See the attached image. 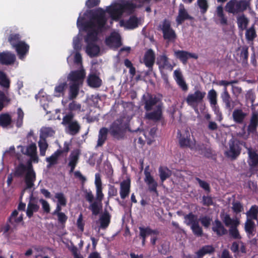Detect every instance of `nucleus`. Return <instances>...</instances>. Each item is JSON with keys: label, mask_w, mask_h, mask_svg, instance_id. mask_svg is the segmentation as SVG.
<instances>
[{"label": "nucleus", "mask_w": 258, "mask_h": 258, "mask_svg": "<svg viewBox=\"0 0 258 258\" xmlns=\"http://www.w3.org/2000/svg\"><path fill=\"white\" fill-rule=\"evenodd\" d=\"M140 0H132L122 4L114 2L106 8L105 10L98 8L93 11H87L85 16L89 14L90 20L88 22H84V18L80 16L78 18L77 25L80 30H84L87 32L85 38L87 44L86 51L90 56H94L98 54L100 48L98 45V34L108 27L106 26L107 13L112 20L118 21L120 27L126 29H134L138 27L142 23L141 18L135 16H131L127 20L121 19L126 15L132 14L136 8L141 6L139 4Z\"/></svg>", "instance_id": "obj_1"}, {"label": "nucleus", "mask_w": 258, "mask_h": 258, "mask_svg": "<svg viewBox=\"0 0 258 258\" xmlns=\"http://www.w3.org/2000/svg\"><path fill=\"white\" fill-rule=\"evenodd\" d=\"M21 152L30 157L28 166L26 167L23 164L19 165L17 168V174H22L26 172V183L27 186L30 188L33 186V182L35 180V174L32 169V162L38 163L39 159L37 152V147L35 143H31L27 146H19Z\"/></svg>", "instance_id": "obj_2"}, {"label": "nucleus", "mask_w": 258, "mask_h": 258, "mask_svg": "<svg viewBox=\"0 0 258 258\" xmlns=\"http://www.w3.org/2000/svg\"><path fill=\"white\" fill-rule=\"evenodd\" d=\"M85 73L84 69H82L78 71H74L70 73L68 77L69 82V98L74 99L78 94L79 87L82 85Z\"/></svg>", "instance_id": "obj_3"}, {"label": "nucleus", "mask_w": 258, "mask_h": 258, "mask_svg": "<svg viewBox=\"0 0 258 258\" xmlns=\"http://www.w3.org/2000/svg\"><path fill=\"white\" fill-rule=\"evenodd\" d=\"M62 124L66 126V132L72 135L77 134L80 130V124L73 119L72 113H69L63 117Z\"/></svg>", "instance_id": "obj_4"}, {"label": "nucleus", "mask_w": 258, "mask_h": 258, "mask_svg": "<svg viewBox=\"0 0 258 258\" xmlns=\"http://www.w3.org/2000/svg\"><path fill=\"white\" fill-rule=\"evenodd\" d=\"M248 6L249 3L246 1L231 0L226 4V10L227 12L234 14L244 11Z\"/></svg>", "instance_id": "obj_5"}, {"label": "nucleus", "mask_w": 258, "mask_h": 258, "mask_svg": "<svg viewBox=\"0 0 258 258\" xmlns=\"http://www.w3.org/2000/svg\"><path fill=\"white\" fill-rule=\"evenodd\" d=\"M206 95L205 92L197 90L194 93L189 94L186 99L187 103L198 111V105L202 102Z\"/></svg>", "instance_id": "obj_6"}, {"label": "nucleus", "mask_w": 258, "mask_h": 258, "mask_svg": "<svg viewBox=\"0 0 258 258\" xmlns=\"http://www.w3.org/2000/svg\"><path fill=\"white\" fill-rule=\"evenodd\" d=\"M180 145L182 147H188L193 149L196 146V141L192 137H190L189 129L186 128L180 134L179 138Z\"/></svg>", "instance_id": "obj_7"}, {"label": "nucleus", "mask_w": 258, "mask_h": 258, "mask_svg": "<svg viewBox=\"0 0 258 258\" xmlns=\"http://www.w3.org/2000/svg\"><path fill=\"white\" fill-rule=\"evenodd\" d=\"M239 144V142L237 140H230L229 143V148L225 152V155L231 159H235L240 153Z\"/></svg>", "instance_id": "obj_8"}, {"label": "nucleus", "mask_w": 258, "mask_h": 258, "mask_svg": "<svg viewBox=\"0 0 258 258\" xmlns=\"http://www.w3.org/2000/svg\"><path fill=\"white\" fill-rule=\"evenodd\" d=\"M207 97L213 111L217 114L219 117V120L220 121L222 119V114L219 111V108L217 105V94L215 90L214 89L210 90L208 93Z\"/></svg>", "instance_id": "obj_9"}, {"label": "nucleus", "mask_w": 258, "mask_h": 258, "mask_svg": "<svg viewBox=\"0 0 258 258\" xmlns=\"http://www.w3.org/2000/svg\"><path fill=\"white\" fill-rule=\"evenodd\" d=\"M106 44L112 48L119 47L121 45V37L117 32H113L110 35L106 38Z\"/></svg>", "instance_id": "obj_10"}, {"label": "nucleus", "mask_w": 258, "mask_h": 258, "mask_svg": "<svg viewBox=\"0 0 258 258\" xmlns=\"http://www.w3.org/2000/svg\"><path fill=\"white\" fill-rule=\"evenodd\" d=\"M145 177L144 181L148 187V189L151 192H154L157 195L158 192L157 190V187L158 185L157 182L154 180L150 173L148 171L146 168L144 171Z\"/></svg>", "instance_id": "obj_11"}, {"label": "nucleus", "mask_w": 258, "mask_h": 258, "mask_svg": "<svg viewBox=\"0 0 258 258\" xmlns=\"http://www.w3.org/2000/svg\"><path fill=\"white\" fill-rule=\"evenodd\" d=\"M16 227V209L12 213L6 225L2 227V231L6 233L12 231Z\"/></svg>", "instance_id": "obj_12"}, {"label": "nucleus", "mask_w": 258, "mask_h": 258, "mask_svg": "<svg viewBox=\"0 0 258 258\" xmlns=\"http://www.w3.org/2000/svg\"><path fill=\"white\" fill-rule=\"evenodd\" d=\"M162 30L165 39L174 40L176 37L174 31L170 28V23L168 21H164L162 25Z\"/></svg>", "instance_id": "obj_13"}, {"label": "nucleus", "mask_w": 258, "mask_h": 258, "mask_svg": "<svg viewBox=\"0 0 258 258\" xmlns=\"http://www.w3.org/2000/svg\"><path fill=\"white\" fill-rule=\"evenodd\" d=\"M174 56L179 59L183 63H185L189 58L197 59L198 56L196 53H191L183 50H175Z\"/></svg>", "instance_id": "obj_14"}, {"label": "nucleus", "mask_w": 258, "mask_h": 258, "mask_svg": "<svg viewBox=\"0 0 258 258\" xmlns=\"http://www.w3.org/2000/svg\"><path fill=\"white\" fill-rule=\"evenodd\" d=\"M131 180L130 179H126L120 183V196L122 199H124L128 197L130 192Z\"/></svg>", "instance_id": "obj_15"}, {"label": "nucleus", "mask_w": 258, "mask_h": 258, "mask_svg": "<svg viewBox=\"0 0 258 258\" xmlns=\"http://www.w3.org/2000/svg\"><path fill=\"white\" fill-rule=\"evenodd\" d=\"M155 60V54L152 49H148L145 53L143 62L146 67L152 68Z\"/></svg>", "instance_id": "obj_16"}, {"label": "nucleus", "mask_w": 258, "mask_h": 258, "mask_svg": "<svg viewBox=\"0 0 258 258\" xmlns=\"http://www.w3.org/2000/svg\"><path fill=\"white\" fill-rule=\"evenodd\" d=\"M157 63L159 65V68L166 69L171 71L174 66L171 64L168 57L165 55H162L157 58Z\"/></svg>", "instance_id": "obj_17"}, {"label": "nucleus", "mask_w": 258, "mask_h": 258, "mask_svg": "<svg viewBox=\"0 0 258 258\" xmlns=\"http://www.w3.org/2000/svg\"><path fill=\"white\" fill-rule=\"evenodd\" d=\"M29 46L23 41H17V55L23 59L28 52Z\"/></svg>", "instance_id": "obj_18"}, {"label": "nucleus", "mask_w": 258, "mask_h": 258, "mask_svg": "<svg viewBox=\"0 0 258 258\" xmlns=\"http://www.w3.org/2000/svg\"><path fill=\"white\" fill-rule=\"evenodd\" d=\"M174 78L177 84L183 91L187 90L188 87L183 78L182 73L179 69L174 71Z\"/></svg>", "instance_id": "obj_19"}, {"label": "nucleus", "mask_w": 258, "mask_h": 258, "mask_svg": "<svg viewBox=\"0 0 258 258\" xmlns=\"http://www.w3.org/2000/svg\"><path fill=\"white\" fill-rule=\"evenodd\" d=\"M143 97L145 100V108L147 110H151L152 106L157 104L159 100V99L155 96H151L149 94L144 95Z\"/></svg>", "instance_id": "obj_20"}, {"label": "nucleus", "mask_w": 258, "mask_h": 258, "mask_svg": "<svg viewBox=\"0 0 258 258\" xmlns=\"http://www.w3.org/2000/svg\"><path fill=\"white\" fill-rule=\"evenodd\" d=\"M122 130V123L120 120H117L115 121L110 126L109 128V132L114 137H118V136L121 133Z\"/></svg>", "instance_id": "obj_21"}, {"label": "nucleus", "mask_w": 258, "mask_h": 258, "mask_svg": "<svg viewBox=\"0 0 258 258\" xmlns=\"http://www.w3.org/2000/svg\"><path fill=\"white\" fill-rule=\"evenodd\" d=\"M15 61L14 55L9 52L0 53V63L2 64L8 65L13 63Z\"/></svg>", "instance_id": "obj_22"}, {"label": "nucleus", "mask_w": 258, "mask_h": 258, "mask_svg": "<svg viewBox=\"0 0 258 258\" xmlns=\"http://www.w3.org/2000/svg\"><path fill=\"white\" fill-rule=\"evenodd\" d=\"M79 155L80 152L78 150H75L72 152L69 158V166L71 167V172L74 171L77 163Z\"/></svg>", "instance_id": "obj_23"}, {"label": "nucleus", "mask_w": 258, "mask_h": 258, "mask_svg": "<svg viewBox=\"0 0 258 258\" xmlns=\"http://www.w3.org/2000/svg\"><path fill=\"white\" fill-rule=\"evenodd\" d=\"M87 82L91 87H99L101 85L102 81L98 76L95 74H90L88 78Z\"/></svg>", "instance_id": "obj_24"}, {"label": "nucleus", "mask_w": 258, "mask_h": 258, "mask_svg": "<svg viewBox=\"0 0 258 258\" xmlns=\"http://www.w3.org/2000/svg\"><path fill=\"white\" fill-rule=\"evenodd\" d=\"M246 115V113L239 109L234 110L232 113L233 119L237 123H242Z\"/></svg>", "instance_id": "obj_25"}, {"label": "nucleus", "mask_w": 258, "mask_h": 258, "mask_svg": "<svg viewBox=\"0 0 258 258\" xmlns=\"http://www.w3.org/2000/svg\"><path fill=\"white\" fill-rule=\"evenodd\" d=\"M12 121V117L9 114L5 113L0 114V126L3 128L7 127Z\"/></svg>", "instance_id": "obj_26"}, {"label": "nucleus", "mask_w": 258, "mask_h": 258, "mask_svg": "<svg viewBox=\"0 0 258 258\" xmlns=\"http://www.w3.org/2000/svg\"><path fill=\"white\" fill-rule=\"evenodd\" d=\"M190 17L182 5H180L179 9L178 15L176 18L178 24H181L184 20L189 19Z\"/></svg>", "instance_id": "obj_27"}, {"label": "nucleus", "mask_w": 258, "mask_h": 258, "mask_svg": "<svg viewBox=\"0 0 258 258\" xmlns=\"http://www.w3.org/2000/svg\"><path fill=\"white\" fill-rule=\"evenodd\" d=\"M161 107L159 104L157 106V109L156 111L150 113H147L146 114V117L147 118L155 120H159L161 118Z\"/></svg>", "instance_id": "obj_28"}, {"label": "nucleus", "mask_w": 258, "mask_h": 258, "mask_svg": "<svg viewBox=\"0 0 258 258\" xmlns=\"http://www.w3.org/2000/svg\"><path fill=\"white\" fill-rule=\"evenodd\" d=\"M249 164L252 167H258V155L254 152L248 149Z\"/></svg>", "instance_id": "obj_29"}, {"label": "nucleus", "mask_w": 258, "mask_h": 258, "mask_svg": "<svg viewBox=\"0 0 258 258\" xmlns=\"http://www.w3.org/2000/svg\"><path fill=\"white\" fill-rule=\"evenodd\" d=\"M212 229L218 235H222L226 233V230L224 228L222 223L218 220H215L214 221Z\"/></svg>", "instance_id": "obj_30"}, {"label": "nucleus", "mask_w": 258, "mask_h": 258, "mask_svg": "<svg viewBox=\"0 0 258 258\" xmlns=\"http://www.w3.org/2000/svg\"><path fill=\"white\" fill-rule=\"evenodd\" d=\"M108 132V130L106 127H102L100 130L97 141V146H101L104 144L107 139Z\"/></svg>", "instance_id": "obj_31"}, {"label": "nucleus", "mask_w": 258, "mask_h": 258, "mask_svg": "<svg viewBox=\"0 0 258 258\" xmlns=\"http://www.w3.org/2000/svg\"><path fill=\"white\" fill-rule=\"evenodd\" d=\"M222 220H223L224 223H225V225L227 226H230V228L233 227H236L239 224V222L238 219H231L230 217V216L227 214H225V215H223Z\"/></svg>", "instance_id": "obj_32"}, {"label": "nucleus", "mask_w": 258, "mask_h": 258, "mask_svg": "<svg viewBox=\"0 0 258 258\" xmlns=\"http://www.w3.org/2000/svg\"><path fill=\"white\" fill-rule=\"evenodd\" d=\"M215 16L221 24L225 25L227 24V19L224 15L223 9L221 6L217 7Z\"/></svg>", "instance_id": "obj_33"}, {"label": "nucleus", "mask_w": 258, "mask_h": 258, "mask_svg": "<svg viewBox=\"0 0 258 258\" xmlns=\"http://www.w3.org/2000/svg\"><path fill=\"white\" fill-rule=\"evenodd\" d=\"M39 209L38 205L33 202L30 201L28 204L26 214L29 217H31L34 212H36Z\"/></svg>", "instance_id": "obj_34"}, {"label": "nucleus", "mask_w": 258, "mask_h": 258, "mask_svg": "<svg viewBox=\"0 0 258 258\" xmlns=\"http://www.w3.org/2000/svg\"><path fill=\"white\" fill-rule=\"evenodd\" d=\"M214 251V248L211 245H206L200 248L196 254L198 257H203L207 254H210Z\"/></svg>", "instance_id": "obj_35"}, {"label": "nucleus", "mask_w": 258, "mask_h": 258, "mask_svg": "<svg viewBox=\"0 0 258 258\" xmlns=\"http://www.w3.org/2000/svg\"><path fill=\"white\" fill-rule=\"evenodd\" d=\"M67 87L66 82H59L54 89V95L57 97L63 95L65 89Z\"/></svg>", "instance_id": "obj_36"}, {"label": "nucleus", "mask_w": 258, "mask_h": 258, "mask_svg": "<svg viewBox=\"0 0 258 258\" xmlns=\"http://www.w3.org/2000/svg\"><path fill=\"white\" fill-rule=\"evenodd\" d=\"M198 222V219L197 216L189 213L184 216V223L190 227Z\"/></svg>", "instance_id": "obj_37"}, {"label": "nucleus", "mask_w": 258, "mask_h": 258, "mask_svg": "<svg viewBox=\"0 0 258 258\" xmlns=\"http://www.w3.org/2000/svg\"><path fill=\"white\" fill-rule=\"evenodd\" d=\"M54 134L55 131L50 127H43L40 130V137L41 138L52 137Z\"/></svg>", "instance_id": "obj_38"}, {"label": "nucleus", "mask_w": 258, "mask_h": 258, "mask_svg": "<svg viewBox=\"0 0 258 258\" xmlns=\"http://www.w3.org/2000/svg\"><path fill=\"white\" fill-rule=\"evenodd\" d=\"M110 216L108 213H105L100 218L99 221L100 223V228L105 229L110 223Z\"/></svg>", "instance_id": "obj_39"}, {"label": "nucleus", "mask_w": 258, "mask_h": 258, "mask_svg": "<svg viewBox=\"0 0 258 258\" xmlns=\"http://www.w3.org/2000/svg\"><path fill=\"white\" fill-rule=\"evenodd\" d=\"M156 132L155 128L153 127L150 130L149 132H144L143 131L140 132V135L142 134L144 136L145 138L146 139L147 143L150 144L154 137Z\"/></svg>", "instance_id": "obj_40"}, {"label": "nucleus", "mask_w": 258, "mask_h": 258, "mask_svg": "<svg viewBox=\"0 0 258 258\" xmlns=\"http://www.w3.org/2000/svg\"><path fill=\"white\" fill-rule=\"evenodd\" d=\"M258 214V207L256 205L252 206L249 210L246 213L247 218L256 220Z\"/></svg>", "instance_id": "obj_41"}, {"label": "nucleus", "mask_w": 258, "mask_h": 258, "mask_svg": "<svg viewBox=\"0 0 258 258\" xmlns=\"http://www.w3.org/2000/svg\"><path fill=\"white\" fill-rule=\"evenodd\" d=\"M221 98L225 104L226 107L227 108L231 109L232 108L231 104V98L226 87L224 88L223 93L221 94Z\"/></svg>", "instance_id": "obj_42"}, {"label": "nucleus", "mask_w": 258, "mask_h": 258, "mask_svg": "<svg viewBox=\"0 0 258 258\" xmlns=\"http://www.w3.org/2000/svg\"><path fill=\"white\" fill-rule=\"evenodd\" d=\"M255 228V224L251 219H247L245 223V230L246 232L250 235H253L252 233Z\"/></svg>", "instance_id": "obj_43"}, {"label": "nucleus", "mask_w": 258, "mask_h": 258, "mask_svg": "<svg viewBox=\"0 0 258 258\" xmlns=\"http://www.w3.org/2000/svg\"><path fill=\"white\" fill-rule=\"evenodd\" d=\"M38 146L40 150V154L42 156L45 155L46 151L48 148V144L44 139H41L38 142Z\"/></svg>", "instance_id": "obj_44"}, {"label": "nucleus", "mask_w": 258, "mask_h": 258, "mask_svg": "<svg viewBox=\"0 0 258 258\" xmlns=\"http://www.w3.org/2000/svg\"><path fill=\"white\" fill-rule=\"evenodd\" d=\"M59 154V152L57 151L53 153L50 157L46 158V160L49 163L48 165V167L52 165L56 164Z\"/></svg>", "instance_id": "obj_45"}, {"label": "nucleus", "mask_w": 258, "mask_h": 258, "mask_svg": "<svg viewBox=\"0 0 258 258\" xmlns=\"http://www.w3.org/2000/svg\"><path fill=\"white\" fill-rule=\"evenodd\" d=\"M248 22L247 19L243 15L239 16L237 17L238 25L242 30L246 28Z\"/></svg>", "instance_id": "obj_46"}, {"label": "nucleus", "mask_w": 258, "mask_h": 258, "mask_svg": "<svg viewBox=\"0 0 258 258\" xmlns=\"http://www.w3.org/2000/svg\"><path fill=\"white\" fill-rule=\"evenodd\" d=\"M90 208L94 215H97L102 208V203L100 202H95L90 205Z\"/></svg>", "instance_id": "obj_47"}, {"label": "nucleus", "mask_w": 258, "mask_h": 258, "mask_svg": "<svg viewBox=\"0 0 258 258\" xmlns=\"http://www.w3.org/2000/svg\"><path fill=\"white\" fill-rule=\"evenodd\" d=\"M0 85L5 87L9 88L10 86V81L7 78L6 74L0 71Z\"/></svg>", "instance_id": "obj_48"}, {"label": "nucleus", "mask_w": 258, "mask_h": 258, "mask_svg": "<svg viewBox=\"0 0 258 258\" xmlns=\"http://www.w3.org/2000/svg\"><path fill=\"white\" fill-rule=\"evenodd\" d=\"M139 229L141 236H144L146 237L148 235H156L157 234L156 231H153L149 228H144L142 227H140Z\"/></svg>", "instance_id": "obj_49"}, {"label": "nucleus", "mask_w": 258, "mask_h": 258, "mask_svg": "<svg viewBox=\"0 0 258 258\" xmlns=\"http://www.w3.org/2000/svg\"><path fill=\"white\" fill-rule=\"evenodd\" d=\"M192 232L195 235L198 236H201L203 234V231L202 228L200 226L199 223H197L196 224L191 225L190 227Z\"/></svg>", "instance_id": "obj_50"}, {"label": "nucleus", "mask_w": 258, "mask_h": 258, "mask_svg": "<svg viewBox=\"0 0 258 258\" xmlns=\"http://www.w3.org/2000/svg\"><path fill=\"white\" fill-rule=\"evenodd\" d=\"M54 197L57 200V204L61 205L63 206L66 205V199L63 194L61 192L56 193L55 194Z\"/></svg>", "instance_id": "obj_51"}, {"label": "nucleus", "mask_w": 258, "mask_h": 258, "mask_svg": "<svg viewBox=\"0 0 258 258\" xmlns=\"http://www.w3.org/2000/svg\"><path fill=\"white\" fill-rule=\"evenodd\" d=\"M197 4L202 13H204L207 11L208 5L206 0H198Z\"/></svg>", "instance_id": "obj_52"}, {"label": "nucleus", "mask_w": 258, "mask_h": 258, "mask_svg": "<svg viewBox=\"0 0 258 258\" xmlns=\"http://www.w3.org/2000/svg\"><path fill=\"white\" fill-rule=\"evenodd\" d=\"M9 100L4 92L0 90V111L5 107V103L8 102Z\"/></svg>", "instance_id": "obj_53"}, {"label": "nucleus", "mask_w": 258, "mask_h": 258, "mask_svg": "<svg viewBox=\"0 0 258 258\" xmlns=\"http://www.w3.org/2000/svg\"><path fill=\"white\" fill-rule=\"evenodd\" d=\"M69 109L71 111H81V105L75 101H73L69 104Z\"/></svg>", "instance_id": "obj_54"}, {"label": "nucleus", "mask_w": 258, "mask_h": 258, "mask_svg": "<svg viewBox=\"0 0 258 258\" xmlns=\"http://www.w3.org/2000/svg\"><path fill=\"white\" fill-rule=\"evenodd\" d=\"M17 127H20L23 124L24 113L21 109L17 110Z\"/></svg>", "instance_id": "obj_55"}, {"label": "nucleus", "mask_w": 258, "mask_h": 258, "mask_svg": "<svg viewBox=\"0 0 258 258\" xmlns=\"http://www.w3.org/2000/svg\"><path fill=\"white\" fill-rule=\"evenodd\" d=\"M247 39L252 40L255 37V32L254 29L251 27L248 29L245 34Z\"/></svg>", "instance_id": "obj_56"}, {"label": "nucleus", "mask_w": 258, "mask_h": 258, "mask_svg": "<svg viewBox=\"0 0 258 258\" xmlns=\"http://www.w3.org/2000/svg\"><path fill=\"white\" fill-rule=\"evenodd\" d=\"M39 202L42 205V208L44 211L46 213H49L50 211V208L49 203L43 199H40Z\"/></svg>", "instance_id": "obj_57"}, {"label": "nucleus", "mask_w": 258, "mask_h": 258, "mask_svg": "<svg viewBox=\"0 0 258 258\" xmlns=\"http://www.w3.org/2000/svg\"><path fill=\"white\" fill-rule=\"evenodd\" d=\"M200 220L202 224L206 228H208L210 226L212 221L211 219L207 216L201 217Z\"/></svg>", "instance_id": "obj_58"}, {"label": "nucleus", "mask_w": 258, "mask_h": 258, "mask_svg": "<svg viewBox=\"0 0 258 258\" xmlns=\"http://www.w3.org/2000/svg\"><path fill=\"white\" fill-rule=\"evenodd\" d=\"M16 177V167H15L14 170L13 172L11 174H9L8 176V178L7 180V183L8 186H10L12 184V181L14 177Z\"/></svg>", "instance_id": "obj_59"}, {"label": "nucleus", "mask_w": 258, "mask_h": 258, "mask_svg": "<svg viewBox=\"0 0 258 258\" xmlns=\"http://www.w3.org/2000/svg\"><path fill=\"white\" fill-rule=\"evenodd\" d=\"M258 123V113L254 112L253 113L250 121V125L255 127Z\"/></svg>", "instance_id": "obj_60"}, {"label": "nucleus", "mask_w": 258, "mask_h": 258, "mask_svg": "<svg viewBox=\"0 0 258 258\" xmlns=\"http://www.w3.org/2000/svg\"><path fill=\"white\" fill-rule=\"evenodd\" d=\"M77 225L81 232H83L84 231V223L83 221V216L82 214H80L78 218Z\"/></svg>", "instance_id": "obj_61"}, {"label": "nucleus", "mask_w": 258, "mask_h": 258, "mask_svg": "<svg viewBox=\"0 0 258 258\" xmlns=\"http://www.w3.org/2000/svg\"><path fill=\"white\" fill-rule=\"evenodd\" d=\"M229 233L234 238H240V237L236 227H231L229 229Z\"/></svg>", "instance_id": "obj_62"}, {"label": "nucleus", "mask_w": 258, "mask_h": 258, "mask_svg": "<svg viewBox=\"0 0 258 258\" xmlns=\"http://www.w3.org/2000/svg\"><path fill=\"white\" fill-rule=\"evenodd\" d=\"M232 209L234 212L238 213L241 212L243 208L242 206L239 203H234L232 205Z\"/></svg>", "instance_id": "obj_63"}, {"label": "nucleus", "mask_w": 258, "mask_h": 258, "mask_svg": "<svg viewBox=\"0 0 258 258\" xmlns=\"http://www.w3.org/2000/svg\"><path fill=\"white\" fill-rule=\"evenodd\" d=\"M170 174V171L167 169H163L160 170V178L162 181L165 180Z\"/></svg>", "instance_id": "obj_64"}]
</instances>
